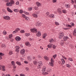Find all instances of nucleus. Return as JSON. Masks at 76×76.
<instances>
[{"label": "nucleus", "mask_w": 76, "mask_h": 76, "mask_svg": "<svg viewBox=\"0 0 76 76\" xmlns=\"http://www.w3.org/2000/svg\"><path fill=\"white\" fill-rule=\"evenodd\" d=\"M54 39H53L51 38L50 39L49 42H54Z\"/></svg>", "instance_id": "2f4dec72"}, {"label": "nucleus", "mask_w": 76, "mask_h": 76, "mask_svg": "<svg viewBox=\"0 0 76 76\" xmlns=\"http://www.w3.org/2000/svg\"><path fill=\"white\" fill-rule=\"evenodd\" d=\"M51 69L50 68H49L47 70L48 72H49L50 73V72H51Z\"/></svg>", "instance_id": "ea45409f"}, {"label": "nucleus", "mask_w": 76, "mask_h": 76, "mask_svg": "<svg viewBox=\"0 0 76 76\" xmlns=\"http://www.w3.org/2000/svg\"><path fill=\"white\" fill-rule=\"evenodd\" d=\"M55 23L56 25L58 26L60 25V24H59V23L58 22H55Z\"/></svg>", "instance_id": "4c0bfd02"}, {"label": "nucleus", "mask_w": 76, "mask_h": 76, "mask_svg": "<svg viewBox=\"0 0 76 76\" xmlns=\"http://www.w3.org/2000/svg\"><path fill=\"white\" fill-rule=\"evenodd\" d=\"M28 10L29 11H31L32 10V7H30L28 8Z\"/></svg>", "instance_id": "58836bf2"}, {"label": "nucleus", "mask_w": 76, "mask_h": 76, "mask_svg": "<svg viewBox=\"0 0 76 76\" xmlns=\"http://www.w3.org/2000/svg\"><path fill=\"white\" fill-rule=\"evenodd\" d=\"M24 63H25V64H28V61H24Z\"/></svg>", "instance_id": "e2e57ef3"}, {"label": "nucleus", "mask_w": 76, "mask_h": 76, "mask_svg": "<svg viewBox=\"0 0 76 76\" xmlns=\"http://www.w3.org/2000/svg\"><path fill=\"white\" fill-rule=\"evenodd\" d=\"M33 63H34V64L36 65L37 64V61H33Z\"/></svg>", "instance_id": "de8ad7c7"}, {"label": "nucleus", "mask_w": 76, "mask_h": 76, "mask_svg": "<svg viewBox=\"0 0 76 76\" xmlns=\"http://www.w3.org/2000/svg\"><path fill=\"white\" fill-rule=\"evenodd\" d=\"M24 12L25 15H29V12Z\"/></svg>", "instance_id": "6e6d98bb"}, {"label": "nucleus", "mask_w": 76, "mask_h": 76, "mask_svg": "<svg viewBox=\"0 0 76 76\" xmlns=\"http://www.w3.org/2000/svg\"><path fill=\"white\" fill-rule=\"evenodd\" d=\"M20 52V53L23 55L24 54V53H25V50L24 49H23L21 50Z\"/></svg>", "instance_id": "f8f14e48"}, {"label": "nucleus", "mask_w": 76, "mask_h": 76, "mask_svg": "<svg viewBox=\"0 0 76 76\" xmlns=\"http://www.w3.org/2000/svg\"><path fill=\"white\" fill-rule=\"evenodd\" d=\"M61 60L63 64H64L65 63V61H64V59L62 58L61 59Z\"/></svg>", "instance_id": "49530a36"}, {"label": "nucleus", "mask_w": 76, "mask_h": 76, "mask_svg": "<svg viewBox=\"0 0 76 76\" xmlns=\"http://www.w3.org/2000/svg\"><path fill=\"white\" fill-rule=\"evenodd\" d=\"M42 65H41L39 64L38 65L37 68L38 69H41V67L42 66Z\"/></svg>", "instance_id": "864d4df0"}, {"label": "nucleus", "mask_w": 76, "mask_h": 76, "mask_svg": "<svg viewBox=\"0 0 76 76\" xmlns=\"http://www.w3.org/2000/svg\"><path fill=\"white\" fill-rule=\"evenodd\" d=\"M68 60H69V61H73V59L72 58H69L68 59Z\"/></svg>", "instance_id": "0e129e2a"}, {"label": "nucleus", "mask_w": 76, "mask_h": 76, "mask_svg": "<svg viewBox=\"0 0 76 76\" xmlns=\"http://www.w3.org/2000/svg\"><path fill=\"white\" fill-rule=\"evenodd\" d=\"M14 11L15 12H19V10L18 9H14Z\"/></svg>", "instance_id": "473e14b6"}, {"label": "nucleus", "mask_w": 76, "mask_h": 76, "mask_svg": "<svg viewBox=\"0 0 76 76\" xmlns=\"http://www.w3.org/2000/svg\"><path fill=\"white\" fill-rule=\"evenodd\" d=\"M66 66L67 67L69 68V67H71V65L69 64H66Z\"/></svg>", "instance_id": "c03bdc74"}, {"label": "nucleus", "mask_w": 76, "mask_h": 76, "mask_svg": "<svg viewBox=\"0 0 76 76\" xmlns=\"http://www.w3.org/2000/svg\"><path fill=\"white\" fill-rule=\"evenodd\" d=\"M3 34L4 35H6V34H7V32H6V31L4 30L3 32Z\"/></svg>", "instance_id": "e433bc0d"}, {"label": "nucleus", "mask_w": 76, "mask_h": 76, "mask_svg": "<svg viewBox=\"0 0 76 76\" xmlns=\"http://www.w3.org/2000/svg\"><path fill=\"white\" fill-rule=\"evenodd\" d=\"M11 64L12 66H14V65H15V62L13 61H12L11 62Z\"/></svg>", "instance_id": "603ef678"}, {"label": "nucleus", "mask_w": 76, "mask_h": 76, "mask_svg": "<svg viewBox=\"0 0 76 76\" xmlns=\"http://www.w3.org/2000/svg\"><path fill=\"white\" fill-rule=\"evenodd\" d=\"M49 64L50 66H52V67L54 66V60L53 58H51V62H50Z\"/></svg>", "instance_id": "7ed1b4c3"}, {"label": "nucleus", "mask_w": 76, "mask_h": 76, "mask_svg": "<svg viewBox=\"0 0 76 76\" xmlns=\"http://www.w3.org/2000/svg\"><path fill=\"white\" fill-rule=\"evenodd\" d=\"M42 74L43 75H45H45H48V73L47 72H42Z\"/></svg>", "instance_id": "aec40b11"}, {"label": "nucleus", "mask_w": 76, "mask_h": 76, "mask_svg": "<svg viewBox=\"0 0 76 76\" xmlns=\"http://www.w3.org/2000/svg\"><path fill=\"white\" fill-rule=\"evenodd\" d=\"M64 40H62L61 41V45L63 46V45H64Z\"/></svg>", "instance_id": "bb28decb"}, {"label": "nucleus", "mask_w": 76, "mask_h": 76, "mask_svg": "<svg viewBox=\"0 0 76 76\" xmlns=\"http://www.w3.org/2000/svg\"><path fill=\"white\" fill-rule=\"evenodd\" d=\"M57 56V55L56 54H55V55H54L53 56V58L54 59H55L56 57Z\"/></svg>", "instance_id": "052dcab7"}, {"label": "nucleus", "mask_w": 76, "mask_h": 76, "mask_svg": "<svg viewBox=\"0 0 76 76\" xmlns=\"http://www.w3.org/2000/svg\"><path fill=\"white\" fill-rule=\"evenodd\" d=\"M45 15L46 16H48V15H50V12H47L46 13Z\"/></svg>", "instance_id": "8fccbe9b"}, {"label": "nucleus", "mask_w": 76, "mask_h": 76, "mask_svg": "<svg viewBox=\"0 0 76 76\" xmlns=\"http://www.w3.org/2000/svg\"><path fill=\"white\" fill-rule=\"evenodd\" d=\"M44 58L46 60H49V58L48 57L46 56H44Z\"/></svg>", "instance_id": "393cba45"}, {"label": "nucleus", "mask_w": 76, "mask_h": 76, "mask_svg": "<svg viewBox=\"0 0 76 76\" xmlns=\"http://www.w3.org/2000/svg\"><path fill=\"white\" fill-rule=\"evenodd\" d=\"M26 45L28 47H31V45L30 44V43L29 42H26L25 43Z\"/></svg>", "instance_id": "1a4fd4ad"}, {"label": "nucleus", "mask_w": 76, "mask_h": 76, "mask_svg": "<svg viewBox=\"0 0 76 76\" xmlns=\"http://www.w3.org/2000/svg\"><path fill=\"white\" fill-rule=\"evenodd\" d=\"M57 12H58L59 13H61V9L60 8H58L57 9Z\"/></svg>", "instance_id": "a878e982"}, {"label": "nucleus", "mask_w": 76, "mask_h": 76, "mask_svg": "<svg viewBox=\"0 0 76 76\" xmlns=\"http://www.w3.org/2000/svg\"><path fill=\"white\" fill-rule=\"evenodd\" d=\"M45 70H46V67H45V66H44L42 70V71L43 72H45Z\"/></svg>", "instance_id": "b1692460"}, {"label": "nucleus", "mask_w": 76, "mask_h": 76, "mask_svg": "<svg viewBox=\"0 0 76 76\" xmlns=\"http://www.w3.org/2000/svg\"><path fill=\"white\" fill-rule=\"evenodd\" d=\"M15 48L16 49L15 50V51L16 52H19V49L20 48V47L18 46H17L15 47Z\"/></svg>", "instance_id": "9b49d317"}, {"label": "nucleus", "mask_w": 76, "mask_h": 76, "mask_svg": "<svg viewBox=\"0 0 76 76\" xmlns=\"http://www.w3.org/2000/svg\"><path fill=\"white\" fill-rule=\"evenodd\" d=\"M4 68H5L4 66H2L1 65H0V70H2V71H5L6 69Z\"/></svg>", "instance_id": "423d86ee"}, {"label": "nucleus", "mask_w": 76, "mask_h": 76, "mask_svg": "<svg viewBox=\"0 0 76 76\" xmlns=\"http://www.w3.org/2000/svg\"><path fill=\"white\" fill-rule=\"evenodd\" d=\"M38 7H34V9H35V10H39V9H38Z\"/></svg>", "instance_id": "7c9ffc66"}, {"label": "nucleus", "mask_w": 76, "mask_h": 76, "mask_svg": "<svg viewBox=\"0 0 76 76\" xmlns=\"http://www.w3.org/2000/svg\"><path fill=\"white\" fill-rule=\"evenodd\" d=\"M62 12L63 13H67V10L65 9L62 10Z\"/></svg>", "instance_id": "412c9836"}, {"label": "nucleus", "mask_w": 76, "mask_h": 76, "mask_svg": "<svg viewBox=\"0 0 76 76\" xmlns=\"http://www.w3.org/2000/svg\"><path fill=\"white\" fill-rule=\"evenodd\" d=\"M7 11L8 12H10V13H12V12H13V11H12V10H11L10 9L9 7H7Z\"/></svg>", "instance_id": "a211bd4d"}, {"label": "nucleus", "mask_w": 76, "mask_h": 76, "mask_svg": "<svg viewBox=\"0 0 76 76\" xmlns=\"http://www.w3.org/2000/svg\"><path fill=\"white\" fill-rule=\"evenodd\" d=\"M20 33H24V32H25V31L23 30H21L20 31Z\"/></svg>", "instance_id": "5fc2aeb1"}, {"label": "nucleus", "mask_w": 76, "mask_h": 76, "mask_svg": "<svg viewBox=\"0 0 76 76\" xmlns=\"http://www.w3.org/2000/svg\"><path fill=\"white\" fill-rule=\"evenodd\" d=\"M26 69L27 71H29V69L28 68V67H26Z\"/></svg>", "instance_id": "69168bd1"}, {"label": "nucleus", "mask_w": 76, "mask_h": 76, "mask_svg": "<svg viewBox=\"0 0 76 76\" xmlns=\"http://www.w3.org/2000/svg\"><path fill=\"white\" fill-rule=\"evenodd\" d=\"M13 54V51L12 50H10L9 51V55H12Z\"/></svg>", "instance_id": "cd10ccee"}, {"label": "nucleus", "mask_w": 76, "mask_h": 76, "mask_svg": "<svg viewBox=\"0 0 76 76\" xmlns=\"http://www.w3.org/2000/svg\"><path fill=\"white\" fill-rule=\"evenodd\" d=\"M25 20H29V18L28 17H26L25 18Z\"/></svg>", "instance_id": "09e8293b"}, {"label": "nucleus", "mask_w": 76, "mask_h": 76, "mask_svg": "<svg viewBox=\"0 0 76 76\" xmlns=\"http://www.w3.org/2000/svg\"><path fill=\"white\" fill-rule=\"evenodd\" d=\"M53 46V44L50 43L47 46L48 48H51Z\"/></svg>", "instance_id": "ddd939ff"}, {"label": "nucleus", "mask_w": 76, "mask_h": 76, "mask_svg": "<svg viewBox=\"0 0 76 76\" xmlns=\"http://www.w3.org/2000/svg\"><path fill=\"white\" fill-rule=\"evenodd\" d=\"M15 39L16 41H20V40L21 39V38H20V37H16Z\"/></svg>", "instance_id": "4468645a"}, {"label": "nucleus", "mask_w": 76, "mask_h": 76, "mask_svg": "<svg viewBox=\"0 0 76 76\" xmlns=\"http://www.w3.org/2000/svg\"><path fill=\"white\" fill-rule=\"evenodd\" d=\"M70 24H71V25H72V26H74V25H75V24L73 23H71Z\"/></svg>", "instance_id": "338daca9"}, {"label": "nucleus", "mask_w": 76, "mask_h": 76, "mask_svg": "<svg viewBox=\"0 0 76 76\" xmlns=\"http://www.w3.org/2000/svg\"><path fill=\"white\" fill-rule=\"evenodd\" d=\"M64 34L63 32H60L59 36V39H61L64 37Z\"/></svg>", "instance_id": "f03ea898"}, {"label": "nucleus", "mask_w": 76, "mask_h": 76, "mask_svg": "<svg viewBox=\"0 0 76 76\" xmlns=\"http://www.w3.org/2000/svg\"><path fill=\"white\" fill-rule=\"evenodd\" d=\"M1 47H2V48H5V47H6V46H5V44H2L1 46Z\"/></svg>", "instance_id": "c9c22d12"}, {"label": "nucleus", "mask_w": 76, "mask_h": 76, "mask_svg": "<svg viewBox=\"0 0 76 76\" xmlns=\"http://www.w3.org/2000/svg\"><path fill=\"white\" fill-rule=\"evenodd\" d=\"M42 25V23L39 22H37L36 23V25L37 26H41Z\"/></svg>", "instance_id": "6e6552de"}, {"label": "nucleus", "mask_w": 76, "mask_h": 76, "mask_svg": "<svg viewBox=\"0 0 76 76\" xmlns=\"http://www.w3.org/2000/svg\"><path fill=\"white\" fill-rule=\"evenodd\" d=\"M52 2L53 3H56L57 2V0H53Z\"/></svg>", "instance_id": "680f3d73"}, {"label": "nucleus", "mask_w": 76, "mask_h": 76, "mask_svg": "<svg viewBox=\"0 0 76 76\" xmlns=\"http://www.w3.org/2000/svg\"><path fill=\"white\" fill-rule=\"evenodd\" d=\"M16 63L19 66H20V65H21V63H20V62H19L18 61H17L16 62Z\"/></svg>", "instance_id": "f704fd0d"}, {"label": "nucleus", "mask_w": 76, "mask_h": 76, "mask_svg": "<svg viewBox=\"0 0 76 76\" xmlns=\"http://www.w3.org/2000/svg\"><path fill=\"white\" fill-rule=\"evenodd\" d=\"M69 37H68L67 36H64L63 37V39L64 40V41H67V39H69Z\"/></svg>", "instance_id": "9d476101"}, {"label": "nucleus", "mask_w": 76, "mask_h": 76, "mask_svg": "<svg viewBox=\"0 0 76 76\" xmlns=\"http://www.w3.org/2000/svg\"><path fill=\"white\" fill-rule=\"evenodd\" d=\"M38 63H39V64L41 65V66H42V65H43L42 61H39L38 62Z\"/></svg>", "instance_id": "c85d7f7f"}, {"label": "nucleus", "mask_w": 76, "mask_h": 76, "mask_svg": "<svg viewBox=\"0 0 76 76\" xmlns=\"http://www.w3.org/2000/svg\"><path fill=\"white\" fill-rule=\"evenodd\" d=\"M12 37H13V35H12V34H11L10 35H9V38H12Z\"/></svg>", "instance_id": "a18cd8bd"}, {"label": "nucleus", "mask_w": 76, "mask_h": 76, "mask_svg": "<svg viewBox=\"0 0 76 76\" xmlns=\"http://www.w3.org/2000/svg\"><path fill=\"white\" fill-rule=\"evenodd\" d=\"M30 31L32 32L36 33L37 32V29L35 28H33L30 29Z\"/></svg>", "instance_id": "39448f33"}, {"label": "nucleus", "mask_w": 76, "mask_h": 76, "mask_svg": "<svg viewBox=\"0 0 76 76\" xmlns=\"http://www.w3.org/2000/svg\"><path fill=\"white\" fill-rule=\"evenodd\" d=\"M25 36L26 37H28V36H29L30 35V34L29 33H26L25 34Z\"/></svg>", "instance_id": "3c124183"}, {"label": "nucleus", "mask_w": 76, "mask_h": 76, "mask_svg": "<svg viewBox=\"0 0 76 76\" xmlns=\"http://www.w3.org/2000/svg\"><path fill=\"white\" fill-rule=\"evenodd\" d=\"M36 35L37 37H40L41 35V32L39 31H37L36 32Z\"/></svg>", "instance_id": "0eeeda50"}, {"label": "nucleus", "mask_w": 76, "mask_h": 76, "mask_svg": "<svg viewBox=\"0 0 76 76\" xmlns=\"http://www.w3.org/2000/svg\"><path fill=\"white\" fill-rule=\"evenodd\" d=\"M19 13L21 14L23 13V10H20L19 11Z\"/></svg>", "instance_id": "13d9d810"}, {"label": "nucleus", "mask_w": 76, "mask_h": 76, "mask_svg": "<svg viewBox=\"0 0 76 76\" xmlns=\"http://www.w3.org/2000/svg\"><path fill=\"white\" fill-rule=\"evenodd\" d=\"M73 35L74 36H76V28H75L74 30Z\"/></svg>", "instance_id": "4be33fe9"}, {"label": "nucleus", "mask_w": 76, "mask_h": 76, "mask_svg": "<svg viewBox=\"0 0 76 76\" xmlns=\"http://www.w3.org/2000/svg\"><path fill=\"white\" fill-rule=\"evenodd\" d=\"M32 16L34 17V18H38V15L35 13L33 14H32Z\"/></svg>", "instance_id": "6ab92c4d"}, {"label": "nucleus", "mask_w": 76, "mask_h": 76, "mask_svg": "<svg viewBox=\"0 0 76 76\" xmlns=\"http://www.w3.org/2000/svg\"><path fill=\"white\" fill-rule=\"evenodd\" d=\"M49 18H54L55 16H54V14H50L49 16Z\"/></svg>", "instance_id": "dca6fc26"}, {"label": "nucleus", "mask_w": 76, "mask_h": 76, "mask_svg": "<svg viewBox=\"0 0 76 76\" xmlns=\"http://www.w3.org/2000/svg\"><path fill=\"white\" fill-rule=\"evenodd\" d=\"M4 56V54L1 53H0V57H2V56Z\"/></svg>", "instance_id": "a19ab883"}, {"label": "nucleus", "mask_w": 76, "mask_h": 76, "mask_svg": "<svg viewBox=\"0 0 76 76\" xmlns=\"http://www.w3.org/2000/svg\"><path fill=\"white\" fill-rule=\"evenodd\" d=\"M22 16L24 18H25L26 16V15L24 14H22Z\"/></svg>", "instance_id": "4d7b16f0"}, {"label": "nucleus", "mask_w": 76, "mask_h": 76, "mask_svg": "<svg viewBox=\"0 0 76 76\" xmlns=\"http://www.w3.org/2000/svg\"><path fill=\"white\" fill-rule=\"evenodd\" d=\"M38 57L39 58V60H41V58H42V56H40V55H39L38 56Z\"/></svg>", "instance_id": "79ce46f5"}, {"label": "nucleus", "mask_w": 76, "mask_h": 76, "mask_svg": "<svg viewBox=\"0 0 76 76\" xmlns=\"http://www.w3.org/2000/svg\"><path fill=\"white\" fill-rule=\"evenodd\" d=\"M57 47V45H53V49H56V47Z\"/></svg>", "instance_id": "37998d69"}, {"label": "nucleus", "mask_w": 76, "mask_h": 76, "mask_svg": "<svg viewBox=\"0 0 76 76\" xmlns=\"http://www.w3.org/2000/svg\"><path fill=\"white\" fill-rule=\"evenodd\" d=\"M65 6L67 8H70V5H69V4H66L65 5Z\"/></svg>", "instance_id": "72a5a7b5"}, {"label": "nucleus", "mask_w": 76, "mask_h": 76, "mask_svg": "<svg viewBox=\"0 0 76 76\" xmlns=\"http://www.w3.org/2000/svg\"><path fill=\"white\" fill-rule=\"evenodd\" d=\"M15 4V1L13 0H10V2H8L6 3V5L8 7L10 6V7H12L13 4Z\"/></svg>", "instance_id": "f257e3e1"}, {"label": "nucleus", "mask_w": 76, "mask_h": 76, "mask_svg": "<svg viewBox=\"0 0 76 76\" xmlns=\"http://www.w3.org/2000/svg\"><path fill=\"white\" fill-rule=\"evenodd\" d=\"M36 5L37 6L41 7V4L39 2L37 1L36 3Z\"/></svg>", "instance_id": "2eb2a0df"}, {"label": "nucleus", "mask_w": 76, "mask_h": 76, "mask_svg": "<svg viewBox=\"0 0 76 76\" xmlns=\"http://www.w3.org/2000/svg\"><path fill=\"white\" fill-rule=\"evenodd\" d=\"M20 76H25V75L22 74H20Z\"/></svg>", "instance_id": "774afa93"}, {"label": "nucleus", "mask_w": 76, "mask_h": 76, "mask_svg": "<svg viewBox=\"0 0 76 76\" xmlns=\"http://www.w3.org/2000/svg\"><path fill=\"white\" fill-rule=\"evenodd\" d=\"M47 36V34L46 33H45L43 35L42 38H45Z\"/></svg>", "instance_id": "5701e85b"}, {"label": "nucleus", "mask_w": 76, "mask_h": 76, "mask_svg": "<svg viewBox=\"0 0 76 76\" xmlns=\"http://www.w3.org/2000/svg\"><path fill=\"white\" fill-rule=\"evenodd\" d=\"M3 18L4 19L6 20H9L10 19V17L7 15L3 17Z\"/></svg>", "instance_id": "20e7f679"}, {"label": "nucleus", "mask_w": 76, "mask_h": 76, "mask_svg": "<svg viewBox=\"0 0 76 76\" xmlns=\"http://www.w3.org/2000/svg\"><path fill=\"white\" fill-rule=\"evenodd\" d=\"M27 59L28 61H31L32 60V58H31L30 56H28L27 58Z\"/></svg>", "instance_id": "f3484780"}, {"label": "nucleus", "mask_w": 76, "mask_h": 76, "mask_svg": "<svg viewBox=\"0 0 76 76\" xmlns=\"http://www.w3.org/2000/svg\"><path fill=\"white\" fill-rule=\"evenodd\" d=\"M15 4L16 5H19V1H17Z\"/></svg>", "instance_id": "bf43d9fd"}, {"label": "nucleus", "mask_w": 76, "mask_h": 76, "mask_svg": "<svg viewBox=\"0 0 76 76\" xmlns=\"http://www.w3.org/2000/svg\"><path fill=\"white\" fill-rule=\"evenodd\" d=\"M18 30L17 29H16L13 32V34H16V33H17V32H18Z\"/></svg>", "instance_id": "c756f323"}]
</instances>
